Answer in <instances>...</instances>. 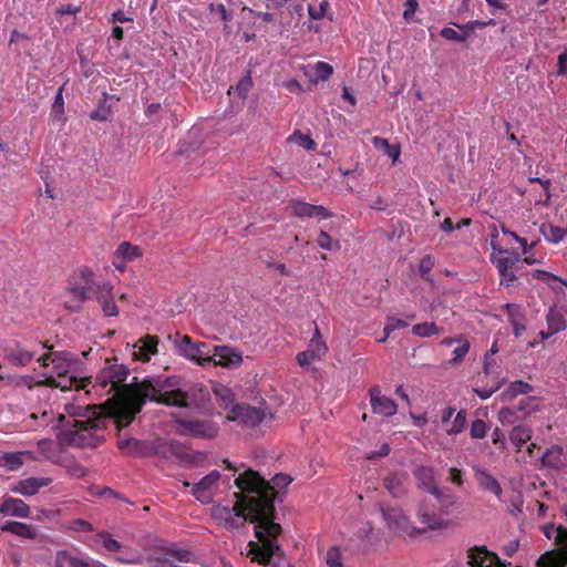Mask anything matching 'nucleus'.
<instances>
[{
  "instance_id": "1",
  "label": "nucleus",
  "mask_w": 567,
  "mask_h": 567,
  "mask_svg": "<svg viewBox=\"0 0 567 567\" xmlns=\"http://www.w3.org/2000/svg\"><path fill=\"white\" fill-rule=\"evenodd\" d=\"M235 484L240 489L235 493V505L215 506L213 517L223 522L226 529H238L245 522L255 523L258 542H249L248 556L264 566L282 567L285 553L278 544L282 527L274 522L276 507L271 505L270 487L251 468L238 475Z\"/></svg>"
},
{
  "instance_id": "2",
  "label": "nucleus",
  "mask_w": 567,
  "mask_h": 567,
  "mask_svg": "<svg viewBox=\"0 0 567 567\" xmlns=\"http://www.w3.org/2000/svg\"><path fill=\"white\" fill-rule=\"evenodd\" d=\"M177 377L171 378H146L142 382H134L125 385L124 390L128 399L113 405L112 416L117 430H122L135 420L142 412L144 402H157L172 408H189L188 393L181 390Z\"/></svg>"
},
{
  "instance_id": "3",
  "label": "nucleus",
  "mask_w": 567,
  "mask_h": 567,
  "mask_svg": "<svg viewBox=\"0 0 567 567\" xmlns=\"http://www.w3.org/2000/svg\"><path fill=\"white\" fill-rule=\"evenodd\" d=\"M114 417L110 415H95L86 419H73L72 422L64 425L60 433V440L66 445L79 449H96L102 445L106 437L107 422Z\"/></svg>"
},
{
  "instance_id": "4",
  "label": "nucleus",
  "mask_w": 567,
  "mask_h": 567,
  "mask_svg": "<svg viewBox=\"0 0 567 567\" xmlns=\"http://www.w3.org/2000/svg\"><path fill=\"white\" fill-rule=\"evenodd\" d=\"M414 477H416L419 488L434 496L436 503L441 504L442 513H447L453 507L455 502L454 495L447 488L435 484L432 467L420 466L415 468Z\"/></svg>"
},
{
  "instance_id": "5",
  "label": "nucleus",
  "mask_w": 567,
  "mask_h": 567,
  "mask_svg": "<svg viewBox=\"0 0 567 567\" xmlns=\"http://www.w3.org/2000/svg\"><path fill=\"white\" fill-rule=\"evenodd\" d=\"M79 280L70 282V292L78 298L76 302H65V308L72 312L80 310L81 302L92 298V290L97 282L94 281V272L90 267H82L78 275Z\"/></svg>"
},
{
  "instance_id": "6",
  "label": "nucleus",
  "mask_w": 567,
  "mask_h": 567,
  "mask_svg": "<svg viewBox=\"0 0 567 567\" xmlns=\"http://www.w3.org/2000/svg\"><path fill=\"white\" fill-rule=\"evenodd\" d=\"M383 522L386 523L388 529L393 532L395 536H413L420 530L413 527L411 520L400 508L392 506H379Z\"/></svg>"
},
{
  "instance_id": "7",
  "label": "nucleus",
  "mask_w": 567,
  "mask_h": 567,
  "mask_svg": "<svg viewBox=\"0 0 567 567\" xmlns=\"http://www.w3.org/2000/svg\"><path fill=\"white\" fill-rule=\"evenodd\" d=\"M266 416L267 408L265 405L257 408L241 403V405L233 408L231 411L226 414V420L237 422L244 427H255L259 426V424L265 421Z\"/></svg>"
},
{
  "instance_id": "8",
  "label": "nucleus",
  "mask_w": 567,
  "mask_h": 567,
  "mask_svg": "<svg viewBox=\"0 0 567 567\" xmlns=\"http://www.w3.org/2000/svg\"><path fill=\"white\" fill-rule=\"evenodd\" d=\"M176 424L177 433L179 435L213 440L216 435H218L219 432V426L215 422L208 420L178 419Z\"/></svg>"
},
{
  "instance_id": "9",
  "label": "nucleus",
  "mask_w": 567,
  "mask_h": 567,
  "mask_svg": "<svg viewBox=\"0 0 567 567\" xmlns=\"http://www.w3.org/2000/svg\"><path fill=\"white\" fill-rule=\"evenodd\" d=\"M162 440L157 441H143L134 437L122 439L118 436L117 447L125 455L134 457H147L152 455H159Z\"/></svg>"
},
{
  "instance_id": "10",
  "label": "nucleus",
  "mask_w": 567,
  "mask_h": 567,
  "mask_svg": "<svg viewBox=\"0 0 567 567\" xmlns=\"http://www.w3.org/2000/svg\"><path fill=\"white\" fill-rule=\"evenodd\" d=\"M556 543L559 549H551L540 555L536 560V567H566L567 565V529L559 526Z\"/></svg>"
},
{
  "instance_id": "11",
  "label": "nucleus",
  "mask_w": 567,
  "mask_h": 567,
  "mask_svg": "<svg viewBox=\"0 0 567 567\" xmlns=\"http://www.w3.org/2000/svg\"><path fill=\"white\" fill-rule=\"evenodd\" d=\"M175 343L185 358L196 361L197 364L209 363L208 344L205 342H194L188 334H175Z\"/></svg>"
},
{
  "instance_id": "12",
  "label": "nucleus",
  "mask_w": 567,
  "mask_h": 567,
  "mask_svg": "<svg viewBox=\"0 0 567 567\" xmlns=\"http://www.w3.org/2000/svg\"><path fill=\"white\" fill-rule=\"evenodd\" d=\"M35 354L37 351L29 349L17 340L9 341L2 349V359L13 367H25Z\"/></svg>"
},
{
  "instance_id": "13",
  "label": "nucleus",
  "mask_w": 567,
  "mask_h": 567,
  "mask_svg": "<svg viewBox=\"0 0 567 567\" xmlns=\"http://www.w3.org/2000/svg\"><path fill=\"white\" fill-rule=\"evenodd\" d=\"M210 362L225 369H237L243 363V354L229 346H215Z\"/></svg>"
},
{
  "instance_id": "14",
  "label": "nucleus",
  "mask_w": 567,
  "mask_h": 567,
  "mask_svg": "<svg viewBox=\"0 0 567 567\" xmlns=\"http://www.w3.org/2000/svg\"><path fill=\"white\" fill-rule=\"evenodd\" d=\"M105 371H109L111 373L112 380L116 385L120 388V399H109L107 400V408H111V411L113 410V405L115 403L123 402L127 399L126 392L124 390L127 375L130 374V370L122 363L112 362V360L106 359L105 367L102 368Z\"/></svg>"
},
{
  "instance_id": "15",
  "label": "nucleus",
  "mask_w": 567,
  "mask_h": 567,
  "mask_svg": "<svg viewBox=\"0 0 567 567\" xmlns=\"http://www.w3.org/2000/svg\"><path fill=\"white\" fill-rule=\"evenodd\" d=\"M369 394L372 413L383 417H391L396 413L398 406L395 401L389 396H384L378 385L370 388Z\"/></svg>"
},
{
  "instance_id": "16",
  "label": "nucleus",
  "mask_w": 567,
  "mask_h": 567,
  "mask_svg": "<svg viewBox=\"0 0 567 567\" xmlns=\"http://www.w3.org/2000/svg\"><path fill=\"white\" fill-rule=\"evenodd\" d=\"M101 305L102 312L105 317H115L118 315V308L115 306L113 298V288L109 282H101L95 285L93 289V297Z\"/></svg>"
},
{
  "instance_id": "17",
  "label": "nucleus",
  "mask_w": 567,
  "mask_h": 567,
  "mask_svg": "<svg viewBox=\"0 0 567 567\" xmlns=\"http://www.w3.org/2000/svg\"><path fill=\"white\" fill-rule=\"evenodd\" d=\"M468 566L470 567H506L499 557L488 551L484 546H475L468 549Z\"/></svg>"
},
{
  "instance_id": "18",
  "label": "nucleus",
  "mask_w": 567,
  "mask_h": 567,
  "mask_svg": "<svg viewBox=\"0 0 567 567\" xmlns=\"http://www.w3.org/2000/svg\"><path fill=\"white\" fill-rule=\"evenodd\" d=\"M220 473L216 470L212 471L208 475L203 477L198 483H195L190 493H193L196 501L208 504L212 496L208 494L212 489L218 486Z\"/></svg>"
},
{
  "instance_id": "19",
  "label": "nucleus",
  "mask_w": 567,
  "mask_h": 567,
  "mask_svg": "<svg viewBox=\"0 0 567 567\" xmlns=\"http://www.w3.org/2000/svg\"><path fill=\"white\" fill-rule=\"evenodd\" d=\"M290 214L296 217H318L319 219H328L331 217L330 210L323 206L312 205L307 202L291 200L289 202Z\"/></svg>"
},
{
  "instance_id": "20",
  "label": "nucleus",
  "mask_w": 567,
  "mask_h": 567,
  "mask_svg": "<svg viewBox=\"0 0 567 567\" xmlns=\"http://www.w3.org/2000/svg\"><path fill=\"white\" fill-rule=\"evenodd\" d=\"M439 506L441 507V504L439 503ZM449 512H442L440 508V512H436L434 509H431L427 505L423 504L420 506L417 512L419 522L425 526L430 530H440L443 528H446L449 522L443 518L442 515L447 514Z\"/></svg>"
},
{
  "instance_id": "21",
  "label": "nucleus",
  "mask_w": 567,
  "mask_h": 567,
  "mask_svg": "<svg viewBox=\"0 0 567 567\" xmlns=\"http://www.w3.org/2000/svg\"><path fill=\"white\" fill-rule=\"evenodd\" d=\"M41 385L49 386L52 389H59L61 391H68L74 389L85 390L91 384V377L78 379L75 377L66 378L60 375V378H47L40 383Z\"/></svg>"
},
{
  "instance_id": "22",
  "label": "nucleus",
  "mask_w": 567,
  "mask_h": 567,
  "mask_svg": "<svg viewBox=\"0 0 567 567\" xmlns=\"http://www.w3.org/2000/svg\"><path fill=\"white\" fill-rule=\"evenodd\" d=\"M158 337L154 334H146L142 337L134 344V351H132V358L142 362H148L152 355L158 352Z\"/></svg>"
},
{
  "instance_id": "23",
  "label": "nucleus",
  "mask_w": 567,
  "mask_h": 567,
  "mask_svg": "<svg viewBox=\"0 0 567 567\" xmlns=\"http://www.w3.org/2000/svg\"><path fill=\"white\" fill-rule=\"evenodd\" d=\"M50 484L51 478L29 477L18 481L16 484L9 486L8 489L12 493H18L23 496H32Z\"/></svg>"
},
{
  "instance_id": "24",
  "label": "nucleus",
  "mask_w": 567,
  "mask_h": 567,
  "mask_svg": "<svg viewBox=\"0 0 567 567\" xmlns=\"http://www.w3.org/2000/svg\"><path fill=\"white\" fill-rule=\"evenodd\" d=\"M141 256L142 249L138 246L124 241L118 245L117 249H115L112 262L114 268L123 271L125 269V264Z\"/></svg>"
},
{
  "instance_id": "25",
  "label": "nucleus",
  "mask_w": 567,
  "mask_h": 567,
  "mask_svg": "<svg viewBox=\"0 0 567 567\" xmlns=\"http://www.w3.org/2000/svg\"><path fill=\"white\" fill-rule=\"evenodd\" d=\"M37 460L35 454L30 450L18 452L2 451L1 464L2 468L14 472L21 468L25 463Z\"/></svg>"
},
{
  "instance_id": "26",
  "label": "nucleus",
  "mask_w": 567,
  "mask_h": 567,
  "mask_svg": "<svg viewBox=\"0 0 567 567\" xmlns=\"http://www.w3.org/2000/svg\"><path fill=\"white\" fill-rule=\"evenodd\" d=\"M519 261V255L514 254L511 257H504L495 260L496 270H498L501 277V284H505L506 287H511L517 279L513 272V267Z\"/></svg>"
},
{
  "instance_id": "27",
  "label": "nucleus",
  "mask_w": 567,
  "mask_h": 567,
  "mask_svg": "<svg viewBox=\"0 0 567 567\" xmlns=\"http://www.w3.org/2000/svg\"><path fill=\"white\" fill-rule=\"evenodd\" d=\"M1 513L7 516L25 518L30 517V506L20 498L4 496L2 497Z\"/></svg>"
},
{
  "instance_id": "28",
  "label": "nucleus",
  "mask_w": 567,
  "mask_h": 567,
  "mask_svg": "<svg viewBox=\"0 0 567 567\" xmlns=\"http://www.w3.org/2000/svg\"><path fill=\"white\" fill-rule=\"evenodd\" d=\"M383 486L395 498L404 496L406 493V474L390 473L383 478Z\"/></svg>"
},
{
  "instance_id": "29",
  "label": "nucleus",
  "mask_w": 567,
  "mask_h": 567,
  "mask_svg": "<svg viewBox=\"0 0 567 567\" xmlns=\"http://www.w3.org/2000/svg\"><path fill=\"white\" fill-rule=\"evenodd\" d=\"M109 377H110V372L103 370V368H102L101 371L97 372L94 383L91 382L90 384L93 385L95 393H97V392L102 393V391L105 392L106 394L114 393V398L120 399V388L117 384L114 383L112 378H109Z\"/></svg>"
},
{
  "instance_id": "30",
  "label": "nucleus",
  "mask_w": 567,
  "mask_h": 567,
  "mask_svg": "<svg viewBox=\"0 0 567 567\" xmlns=\"http://www.w3.org/2000/svg\"><path fill=\"white\" fill-rule=\"evenodd\" d=\"M1 529L27 539L33 540L37 538V528L22 522L7 520L6 524H2Z\"/></svg>"
},
{
  "instance_id": "31",
  "label": "nucleus",
  "mask_w": 567,
  "mask_h": 567,
  "mask_svg": "<svg viewBox=\"0 0 567 567\" xmlns=\"http://www.w3.org/2000/svg\"><path fill=\"white\" fill-rule=\"evenodd\" d=\"M214 395L217 398L218 406L231 412L237 405H241V403H237L235 399V394L231 392L230 388L219 384L214 388Z\"/></svg>"
},
{
  "instance_id": "32",
  "label": "nucleus",
  "mask_w": 567,
  "mask_h": 567,
  "mask_svg": "<svg viewBox=\"0 0 567 567\" xmlns=\"http://www.w3.org/2000/svg\"><path fill=\"white\" fill-rule=\"evenodd\" d=\"M65 412L70 417L87 419L94 417L95 415H104L101 411V406L87 405L82 406L76 403H68L65 405Z\"/></svg>"
},
{
  "instance_id": "33",
  "label": "nucleus",
  "mask_w": 567,
  "mask_h": 567,
  "mask_svg": "<svg viewBox=\"0 0 567 567\" xmlns=\"http://www.w3.org/2000/svg\"><path fill=\"white\" fill-rule=\"evenodd\" d=\"M476 480L478 487H481L484 492H488L495 495V497L501 498L502 487L493 475L485 471H478L476 473Z\"/></svg>"
},
{
  "instance_id": "34",
  "label": "nucleus",
  "mask_w": 567,
  "mask_h": 567,
  "mask_svg": "<svg viewBox=\"0 0 567 567\" xmlns=\"http://www.w3.org/2000/svg\"><path fill=\"white\" fill-rule=\"evenodd\" d=\"M542 462L551 468H563L566 466L564 450L559 445H554L543 454Z\"/></svg>"
},
{
  "instance_id": "35",
  "label": "nucleus",
  "mask_w": 567,
  "mask_h": 567,
  "mask_svg": "<svg viewBox=\"0 0 567 567\" xmlns=\"http://www.w3.org/2000/svg\"><path fill=\"white\" fill-rule=\"evenodd\" d=\"M547 336H554L559 331L565 330L566 324L564 320V316H561L560 311L557 308H549L547 316Z\"/></svg>"
},
{
  "instance_id": "36",
  "label": "nucleus",
  "mask_w": 567,
  "mask_h": 567,
  "mask_svg": "<svg viewBox=\"0 0 567 567\" xmlns=\"http://www.w3.org/2000/svg\"><path fill=\"white\" fill-rule=\"evenodd\" d=\"M372 145H374L375 148L382 150L384 154L389 156L390 159L395 163L401 155V148L400 145L392 144L389 142V140L383 138L381 136H374L371 140Z\"/></svg>"
},
{
  "instance_id": "37",
  "label": "nucleus",
  "mask_w": 567,
  "mask_h": 567,
  "mask_svg": "<svg viewBox=\"0 0 567 567\" xmlns=\"http://www.w3.org/2000/svg\"><path fill=\"white\" fill-rule=\"evenodd\" d=\"M532 430L527 425H516L512 429L509 439L512 444L517 447V451L523 450V444L530 441Z\"/></svg>"
},
{
  "instance_id": "38",
  "label": "nucleus",
  "mask_w": 567,
  "mask_h": 567,
  "mask_svg": "<svg viewBox=\"0 0 567 567\" xmlns=\"http://www.w3.org/2000/svg\"><path fill=\"white\" fill-rule=\"evenodd\" d=\"M262 482L267 483L270 487L271 493V505H274V502L276 501V497L278 496V489H282L289 486V484L293 481L288 474L284 473H277L272 476L270 482H267L261 478Z\"/></svg>"
},
{
  "instance_id": "39",
  "label": "nucleus",
  "mask_w": 567,
  "mask_h": 567,
  "mask_svg": "<svg viewBox=\"0 0 567 567\" xmlns=\"http://www.w3.org/2000/svg\"><path fill=\"white\" fill-rule=\"evenodd\" d=\"M115 561L118 564H130L137 565L143 563V555L127 546H124L123 549L116 551Z\"/></svg>"
},
{
  "instance_id": "40",
  "label": "nucleus",
  "mask_w": 567,
  "mask_h": 567,
  "mask_svg": "<svg viewBox=\"0 0 567 567\" xmlns=\"http://www.w3.org/2000/svg\"><path fill=\"white\" fill-rule=\"evenodd\" d=\"M408 321L402 320L396 317H389L386 326L383 328L384 337L381 339V342L388 339L390 332L395 330H401L409 327V322H412L415 319V315L411 313L406 316Z\"/></svg>"
},
{
  "instance_id": "41",
  "label": "nucleus",
  "mask_w": 567,
  "mask_h": 567,
  "mask_svg": "<svg viewBox=\"0 0 567 567\" xmlns=\"http://www.w3.org/2000/svg\"><path fill=\"white\" fill-rule=\"evenodd\" d=\"M442 333V329L436 327L435 322H423L412 327V334L420 338H429L432 336H439Z\"/></svg>"
},
{
  "instance_id": "42",
  "label": "nucleus",
  "mask_w": 567,
  "mask_h": 567,
  "mask_svg": "<svg viewBox=\"0 0 567 567\" xmlns=\"http://www.w3.org/2000/svg\"><path fill=\"white\" fill-rule=\"evenodd\" d=\"M96 538L101 542L103 549L111 554L117 553L124 547V545L113 538V536L107 532L97 533Z\"/></svg>"
},
{
  "instance_id": "43",
  "label": "nucleus",
  "mask_w": 567,
  "mask_h": 567,
  "mask_svg": "<svg viewBox=\"0 0 567 567\" xmlns=\"http://www.w3.org/2000/svg\"><path fill=\"white\" fill-rule=\"evenodd\" d=\"M543 236H545L546 240L553 244H558L564 240L566 236V229L558 226H542L540 228Z\"/></svg>"
},
{
  "instance_id": "44",
  "label": "nucleus",
  "mask_w": 567,
  "mask_h": 567,
  "mask_svg": "<svg viewBox=\"0 0 567 567\" xmlns=\"http://www.w3.org/2000/svg\"><path fill=\"white\" fill-rule=\"evenodd\" d=\"M307 351H312L317 353V355H326L327 353V346L323 339H321L318 326H315L313 334L310 340V344H308Z\"/></svg>"
},
{
  "instance_id": "45",
  "label": "nucleus",
  "mask_w": 567,
  "mask_h": 567,
  "mask_svg": "<svg viewBox=\"0 0 567 567\" xmlns=\"http://www.w3.org/2000/svg\"><path fill=\"white\" fill-rule=\"evenodd\" d=\"M435 265V261L430 255H425L422 259H420L419 264V274L420 277H422L423 280H425L429 284L433 282V279L431 277V269Z\"/></svg>"
},
{
  "instance_id": "46",
  "label": "nucleus",
  "mask_w": 567,
  "mask_h": 567,
  "mask_svg": "<svg viewBox=\"0 0 567 567\" xmlns=\"http://www.w3.org/2000/svg\"><path fill=\"white\" fill-rule=\"evenodd\" d=\"M166 555L171 560L177 561L178 564L189 563L194 558V554L188 549L169 548L166 550Z\"/></svg>"
},
{
  "instance_id": "47",
  "label": "nucleus",
  "mask_w": 567,
  "mask_h": 567,
  "mask_svg": "<svg viewBox=\"0 0 567 567\" xmlns=\"http://www.w3.org/2000/svg\"><path fill=\"white\" fill-rule=\"evenodd\" d=\"M289 142L296 143L298 146L303 147L308 151L316 150V143L309 135L301 134L300 132H295L293 135L289 136Z\"/></svg>"
},
{
  "instance_id": "48",
  "label": "nucleus",
  "mask_w": 567,
  "mask_h": 567,
  "mask_svg": "<svg viewBox=\"0 0 567 567\" xmlns=\"http://www.w3.org/2000/svg\"><path fill=\"white\" fill-rule=\"evenodd\" d=\"M506 382V379L505 378H501L499 380H497L494 385L489 386V388H475L474 389V392L477 394V396H480L482 400H487L489 398L493 396V394L498 391L502 385H504Z\"/></svg>"
},
{
  "instance_id": "49",
  "label": "nucleus",
  "mask_w": 567,
  "mask_h": 567,
  "mask_svg": "<svg viewBox=\"0 0 567 567\" xmlns=\"http://www.w3.org/2000/svg\"><path fill=\"white\" fill-rule=\"evenodd\" d=\"M466 412L461 410L457 415L454 416L452 427L446 431L447 435H458L465 429Z\"/></svg>"
},
{
  "instance_id": "50",
  "label": "nucleus",
  "mask_w": 567,
  "mask_h": 567,
  "mask_svg": "<svg viewBox=\"0 0 567 567\" xmlns=\"http://www.w3.org/2000/svg\"><path fill=\"white\" fill-rule=\"evenodd\" d=\"M332 74V66L326 62L319 61L313 65L315 79L320 81L329 80Z\"/></svg>"
},
{
  "instance_id": "51",
  "label": "nucleus",
  "mask_w": 567,
  "mask_h": 567,
  "mask_svg": "<svg viewBox=\"0 0 567 567\" xmlns=\"http://www.w3.org/2000/svg\"><path fill=\"white\" fill-rule=\"evenodd\" d=\"M441 37L447 41H457V42H464L467 40V37H470V33L458 32L453 28H443L441 31Z\"/></svg>"
},
{
  "instance_id": "52",
  "label": "nucleus",
  "mask_w": 567,
  "mask_h": 567,
  "mask_svg": "<svg viewBox=\"0 0 567 567\" xmlns=\"http://www.w3.org/2000/svg\"><path fill=\"white\" fill-rule=\"evenodd\" d=\"M470 435L472 439L482 440L487 435V424L483 420H474L471 424Z\"/></svg>"
},
{
  "instance_id": "53",
  "label": "nucleus",
  "mask_w": 567,
  "mask_h": 567,
  "mask_svg": "<svg viewBox=\"0 0 567 567\" xmlns=\"http://www.w3.org/2000/svg\"><path fill=\"white\" fill-rule=\"evenodd\" d=\"M317 244L323 250H333L334 248H340L338 241L332 240L330 235L324 230L319 231Z\"/></svg>"
},
{
  "instance_id": "54",
  "label": "nucleus",
  "mask_w": 567,
  "mask_h": 567,
  "mask_svg": "<svg viewBox=\"0 0 567 567\" xmlns=\"http://www.w3.org/2000/svg\"><path fill=\"white\" fill-rule=\"evenodd\" d=\"M498 420L502 426H509L517 422V414L513 409L505 406L499 410Z\"/></svg>"
},
{
  "instance_id": "55",
  "label": "nucleus",
  "mask_w": 567,
  "mask_h": 567,
  "mask_svg": "<svg viewBox=\"0 0 567 567\" xmlns=\"http://www.w3.org/2000/svg\"><path fill=\"white\" fill-rule=\"evenodd\" d=\"M505 310L507 312V317H509V322L525 320L523 306L506 303Z\"/></svg>"
},
{
  "instance_id": "56",
  "label": "nucleus",
  "mask_w": 567,
  "mask_h": 567,
  "mask_svg": "<svg viewBox=\"0 0 567 567\" xmlns=\"http://www.w3.org/2000/svg\"><path fill=\"white\" fill-rule=\"evenodd\" d=\"M322 358H323L322 354H316L315 352L308 351V350L301 351L296 354L297 364H299L300 367H306L307 364L311 363L312 361L321 360Z\"/></svg>"
},
{
  "instance_id": "57",
  "label": "nucleus",
  "mask_w": 567,
  "mask_h": 567,
  "mask_svg": "<svg viewBox=\"0 0 567 567\" xmlns=\"http://www.w3.org/2000/svg\"><path fill=\"white\" fill-rule=\"evenodd\" d=\"M470 351V342L466 340L461 341L460 346L453 350V359L450 360L451 363L456 364L464 360L465 355Z\"/></svg>"
},
{
  "instance_id": "58",
  "label": "nucleus",
  "mask_w": 567,
  "mask_h": 567,
  "mask_svg": "<svg viewBox=\"0 0 567 567\" xmlns=\"http://www.w3.org/2000/svg\"><path fill=\"white\" fill-rule=\"evenodd\" d=\"M81 11L80 6H73L71 3L68 4H61L58 10H55V17H58L59 20L65 16H72L76 17L78 13Z\"/></svg>"
},
{
  "instance_id": "59",
  "label": "nucleus",
  "mask_w": 567,
  "mask_h": 567,
  "mask_svg": "<svg viewBox=\"0 0 567 567\" xmlns=\"http://www.w3.org/2000/svg\"><path fill=\"white\" fill-rule=\"evenodd\" d=\"M38 450L44 455L45 458L52 460L54 455V442L53 440L43 439L37 443Z\"/></svg>"
},
{
  "instance_id": "60",
  "label": "nucleus",
  "mask_w": 567,
  "mask_h": 567,
  "mask_svg": "<svg viewBox=\"0 0 567 567\" xmlns=\"http://www.w3.org/2000/svg\"><path fill=\"white\" fill-rule=\"evenodd\" d=\"M250 89H252V80L250 79L249 73H247V75L243 76V79L237 82L236 92L239 93L240 97L245 99L247 97Z\"/></svg>"
},
{
  "instance_id": "61",
  "label": "nucleus",
  "mask_w": 567,
  "mask_h": 567,
  "mask_svg": "<svg viewBox=\"0 0 567 567\" xmlns=\"http://www.w3.org/2000/svg\"><path fill=\"white\" fill-rule=\"evenodd\" d=\"M340 549L332 546L328 550V557H326V564L329 567H342Z\"/></svg>"
},
{
  "instance_id": "62",
  "label": "nucleus",
  "mask_w": 567,
  "mask_h": 567,
  "mask_svg": "<svg viewBox=\"0 0 567 567\" xmlns=\"http://www.w3.org/2000/svg\"><path fill=\"white\" fill-rule=\"evenodd\" d=\"M328 9L329 2L322 1L320 2L319 8L313 6L308 7V16H310L312 20H320L326 16Z\"/></svg>"
},
{
  "instance_id": "63",
  "label": "nucleus",
  "mask_w": 567,
  "mask_h": 567,
  "mask_svg": "<svg viewBox=\"0 0 567 567\" xmlns=\"http://www.w3.org/2000/svg\"><path fill=\"white\" fill-rule=\"evenodd\" d=\"M507 389L517 395L526 394L532 391V386L529 385V383H525L520 380L512 382L509 386H507Z\"/></svg>"
},
{
  "instance_id": "64",
  "label": "nucleus",
  "mask_w": 567,
  "mask_h": 567,
  "mask_svg": "<svg viewBox=\"0 0 567 567\" xmlns=\"http://www.w3.org/2000/svg\"><path fill=\"white\" fill-rule=\"evenodd\" d=\"M558 68L557 75L566 76L567 75V49L558 55Z\"/></svg>"
}]
</instances>
